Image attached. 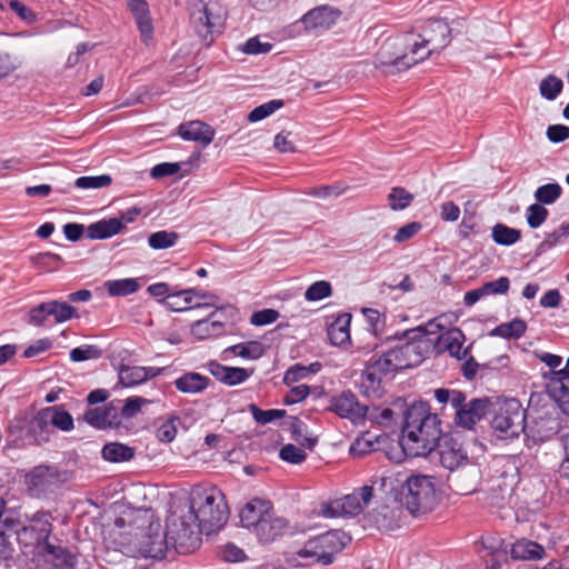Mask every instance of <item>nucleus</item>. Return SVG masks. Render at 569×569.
I'll use <instances>...</instances> for the list:
<instances>
[{"instance_id":"393cba45","label":"nucleus","mask_w":569,"mask_h":569,"mask_svg":"<svg viewBox=\"0 0 569 569\" xmlns=\"http://www.w3.org/2000/svg\"><path fill=\"white\" fill-rule=\"evenodd\" d=\"M339 17L340 12L338 10L329 7H319L308 11L301 20L305 28L312 31L318 29H329L337 22Z\"/></svg>"},{"instance_id":"b1692460","label":"nucleus","mask_w":569,"mask_h":569,"mask_svg":"<svg viewBox=\"0 0 569 569\" xmlns=\"http://www.w3.org/2000/svg\"><path fill=\"white\" fill-rule=\"evenodd\" d=\"M489 405L488 399H472L469 402H465L461 408H459L458 412H456V422L457 425L471 428L478 421H480L486 412Z\"/></svg>"},{"instance_id":"2eb2a0df","label":"nucleus","mask_w":569,"mask_h":569,"mask_svg":"<svg viewBox=\"0 0 569 569\" xmlns=\"http://www.w3.org/2000/svg\"><path fill=\"white\" fill-rule=\"evenodd\" d=\"M329 409L340 418L350 420L353 425H362L368 415V407L361 405L350 391H343L332 397Z\"/></svg>"},{"instance_id":"7ed1b4c3","label":"nucleus","mask_w":569,"mask_h":569,"mask_svg":"<svg viewBox=\"0 0 569 569\" xmlns=\"http://www.w3.org/2000/svg\"><path fill=\"white\" fill-rule=\"evenodd\" d=\"M407 44L413 50V60H426L433 52L445 49L451 41V29L442 19L428 20L418 33L405 36Z\"/></svg>"},{"instance_id":"f8f14e48","label":"nucleus","mask_w":569,"mask_h":569,"mask_svg":"<svg viewBox=\"0 0 569 569\" xmlns=\"http://www.w3.org/2000/svg\"><path fill=\"white\" fill-rule=\"evenodd\" d=\"M77 310L67 302L51 300L42 302L29 311V322L43 326L50 318L54 323H63L74 317Z\"/></svg>"},{"instance_id":"0e129e2a","label":"nucleus","mask_w":569,"mask_h":569,"mask_svg":"<svg viewBox=\"0 0 569 569\" xmlns=\"http://www.w3.org/2000/svg\"><path fill=\"white\" fill-rule=\"evenodd\" d=\"M442 329L438 318H435L423 326H419L408 331V335H413L418 339H429L428 336L437 335Z\"/></svg>"},{"instance_id":"6ab92c4d","label":"nucleus","mask_w":569,"mask_h":569,"mask_svg":"<svg viewBox=\"0 0 569 569\" xmlns=\"http://www.w3.org/2000/svg\"><path fill=\"white\" fill-rule=\"evenodd\" d=\"M36 555L42 557L46 562L51 563L57 569H74L77 565L73 555L60 546L51 545L49 541L41 542Z\"/></svg>"},{"instance_id":"49530a36","label":"nucleus","mask_w":569,"mask_h":569,"mask_svg":"<svg viewBox=\"0 0 569 569\" xmlns=\"http://www.w3.org/2000/svg\"><path fill=\"white\" fill-rule=\"evenodd\" d=\"M4 510L6 501L0 498V561L11 558L13 552L11 541L9 540V530H7L4 526L2 527L4 517L7 516Z\"/></svg>"},{"instance_id":"e433bc0d","label":"nucleus","mask_w":569,"mask_h":569,"mask_svg":"<svg viewBox=\"0 0 569 569\" xmlns=\"http://www.w3.org/2000/svg\"><path fill=\"white\" fill-rule=\"evenodd\" d=\"M103 287L111 297H126L136 293L140 289V283L136 278H124L107 280Z\"/></svg>"},{"instance_id":"0eeeda50","label":"nucleus","mask_w":569,"mask_h":569,"mask_svg":"<svg viewBox=\"0 0 569 569\" xmlns=\"http://www.w3.org/2000/svg\"><path fill=\"white\" fill-rule=\"evenodd\" d=\"M405 503L412 515L425 513L437 505V480L428 475H411L406 480Z\"/></svg>"},{"instance_id":"338daca9","label":"nucleus","mask_w":569,"mask_h":569,"mask_svg":"<svg viewBox=\"0 0 569 569\" xmlns=\"http://www.w3.org/2000/svg\"><path fill=\"white\" fill-rule=\"evenodd\" d=\"M272 49V44L269 42H261L258 37L248 39L243 46L242 51L247 54H260L268 53Z\"/></svg>"},{"instance_id":"a19ab883","label":"nucleus","mask_w":569,"mask_h":569,"mask_svg":"<svg viewBox=\"0 0 569 569\" xmlns=\"http://www.w3.org/2000/svg\"><path fill=\"white\" fill-rule=\"evenodd\" d=\"M226 351L232 353L236 357L249 360H257L264 355L266 348L259 341H247L233 345L229 347Z\"/></svg>"},{"instance_id":"c9c22d12","label":"nucleus","mask_w":569,"mask_h":569,"mask_svg":"<svg viewBox=\"0 0 569 569\" xmlns=\"http://www.w3.org/2000/svg\"><path fill=\"white\" fill-rule=\"evenodd\" d=\"M350 315L338 317L328 328V338L333 346H343L350 340Z\"/></svg>"},{"instance_id":"a18cd8bd","label":"nucleus","mask_w":569,"mask_h":569,"mask_svg":"<svg viewBox=\"0 0 569 569\" xmlns=\"http://www.w3.org/2000/svg\"><path fill=\"white\" fill-rule=\"evenodd\" d=\"M179 234L174 231L160 230L148 238V244L154 250H163L176 246Z\"/></svg>"},{"instance_id":"ddd939ff","label":"nucleus","mask_w":569,"mask_h":569,"mask_svg":"<svg viewBox=\"0 0 569 569\" xmlns=\"http://www.w3.org/2000/svg\"><path fill=\"white\" fill-rule=\"evenodd\" d=\"M349 538L339 530L327 531L322 535L309 539L310 545L317 552L319 565L327 566L333 562L335 556L339 553L346 546Z\"/></svg>"},{"instance_id":"9b49d317","label":"nucleus","mask_w":569,"mask_h":569,"mask_svg":"<svg viewBox=\"0 0 569 569\" xmlns=\"http://www.w3.org/2000/svg\"><path fill=\"white\" fill-rule=\"evenodd\" d=\"M398 370H402V368L398 362L397 355L390 349L368 362L361 375V387L366 392H376L380 388L382 378Z\"/></svg>"},{"instance_id":"a211bd4d","label":"nucleus","mask_w":569,"mask_h":569,"mask_svg":"<svg viewBox=\"0 0 569 569\" xmlns=\"http://www.w3.org/2000/svg\"><path fill=\"white\" fill-rule=\"evenodd\" d=\"M272 512V505L268 500L254 498L246 503L240 511L243 527L254 531L257 527Z\"/></svg>"},{"instance_id":"680f3d73","label":"nucleus","mask_w":569,"mask_h":569,"mask_svg":"<svg viewBox=\"0 0 569 569\" xmlns=\"http://www.w3.org/2000/svg\"><path fill=\"white\" fill-rule=\"evenodd\" d=\"M318 363L311 365L309 368L300 365H296L290 367L283 376V382L287 386H290L295 382H298L299 380L306 378L310 371L315 372V367H318Z\"/></svg>"},{"instance_id":"412c9836","label":"nucleus","mask_w":569,"mask_h":569,"mask_svg":"<svg viewBox=\"0 0 569 569\" xmlns=\"http://www.w3.org/2000/svg\"><path fill=\"white\" fill-rule=\"evenodd\" d=\"M34 423L36 427H41V423L42 426L48 423L50 431L51 427L58 428L62 431H70L73 429L72 416L58 406L48 407L39 411Z\"/></svg>"},{"instance_id":"dca6fc26","label":"nucleus","mask_w":569,"mask_h":569,"mask_svg":"<svg viewBox=\"0 0 569 569\" xmlns=\"http://www.w3.org/2000/svg\"><path fill=\"white\" fill-rule=\"evenodd\" d=\"M169 547L171 545L166 537V532H161L160 525H151L148 531L141 535L137 553L143 558L161 559Z\"/></svg>"},{"instance_id":"864d4df0","label":"nucleus","mask_w":569,"mask_h":569,"mask_svg":"<svg viewBox=\"0 0 569 569\" xmlns=\"http://www.w3.org/2000/svg\"><path fill=\"white\" fill-rule=\"evenodd\" d=\"M332 293V287L330 282L326 280H319L313 282L305 292V299L313 302L330 297Z\"/></svg>"},{"instance_id":"f257e3e1","label":"nucleus","mask_w":569,"mask_h":569,"mask_svg":"<svg viewBox=\"0 0 569 569\" xmlns=\"http://www.w3.org/2000/svg\"><path fill=\"white\" fill-rule=\"evenodd\" d=\"M441 421L426 402L413 403L406 413L400 446L408 457H426L439 445Z\"/></svg>"},{"instance_id":"f03ea898","label":"nucleus","mask_w":569,"mask_h":569,"mask_svg":"<svg viewBox=\"0 0 569 569\" xmlns=\"http://www.w3.org/2000/svg\"><path fill=\"white\" fill-rule=\"evenodd\" d=\"M188 509L194 513L199 528L206 535L221 529L228 520V507L222 493L216 489L191 493Z\"/></svg>"},{"instance_id":"4d7b16f0","label":"nucleus","mask_w":569,"mask_h":569,"mask_svg":"<svg viewBox=\"0 0 569 569\" xmlns=\"http://www.w3.org/2000/svg\"><path fill=\"white\" fill-rule=\"evenodd\" d=\"M250 412L252 413L256 422L261 425L270 423L277 419H280L284 416V410L270 409V410H261L256 405H250Z\"/></svg>"},{"instance_id":"bb28decb","label":"nucleus","mask_w":569,"mask_h":569,"mask_svg":"<svg viewBox=\"0 0 569 569\" xmlns=\"http://www.w3.org/2000/svg\"><path fill=\"white\" fill-rule=\"evenodd\" d=\"M289 529L288 521L282 518L274 516L271 512L258 527L253 533L258 537L261 542H272L277 538L283 536Z\"/></svg>"},{"instance_id":"f704fd0d","label":"nucleus","mask_w":569,"mask_h":569,"mask_svg":"<svg viewBox=\"0 0 569 569\" xmlns=\"http://www.w3.org/2000/svg\"><path fill=\"white\" fill-rule=\"evenodd\" d=\"M37 416L21 426L20 438L27 445H40L49 440L50 430L48 423L36 427Z\"/></svg>"},{"instance_id":"5701e85b","label":"nucleus","mask_w":569,"mask_h":569,"mask_svg":"<svg viewBox=\"0 0 569 569\" xmlns=\"http://www.w3.org/2000/svg\"><path fill=\"white\" fill-rule=\"evenodd\" d=\"M179 136L186 141H194L203 147L209 146L214 138V130L207 123L193 120L181 123L178 128Z\"/></svg>"},{"instance_id":"603ef678","label":"nucleus","mask_w":569,"mask_h":569,"mask_svg":"<svg viewBox=\"0 0 569 569\" xmlns=\"http://www.w3.org/2000/svg\"><path fill=\"white\" fill-rule=\"evenodd\" d=\"M388 200L390 208L395 211H398L407 208L413 200V196L406 189L396 187L392 188L388 194Z\"/></svg>"},{"instance_id":"c756f323","label":"nucleus","mask_w":569,"mask_h":569,"mask_svg":"<svg viewBox=\"0 0 569 569\" xmlns=\"http://www.w3.org/2000/svg\"><path fill=\"white\" fill-rule=\"evenodd\" d=\"M123 226L121 218L102 219L87 227L86 237L92 240L107 239L118 234Z\"/></svg>"},{"instance_id":"39448f33","label":"nucleus","mask_w":569,"mask_h":569,"mask_svg":"<svg viewBox=\"0 0 569 569\" xmlns=\"http://www.w3.org/2000/svg\"><path fill=\"white\" fill-rule=\"evenodd\" d=\"M190 24L198 37L207 44H211L213 36L221 32L227 10L218 0H197L189 7Z\"/></svg>"},{"instance_id":"8fccbe9b","label":"nucleus","mask_w":569,"mask_h":569,"mask_svg":"<svg viewBox=\"0 0 569 569\" xmlns=\"http://www.w3.org/2000/svg\"><path fill=\"white\" fill-rule=\"evenodd\" d=\"M562 193V189L558 183H547L540 186L535 191V198L540 204H551L556 202Z\"/></svg>"},{"instance_id":"09e8293b","label":"nucleus","mask_w":569,"mask_h":569,"mask_svg":"<svg viewBox=\"0 0 569 569\" xmlns=\"http://www.w3.org/2000/svg\"><path fill=\"white\" fill-rule=\"evenodd\" d=\"M377 439L369 432L358 437L350 446L349 452L353 457H363L376 450Z\"/></svg>"},{"instance_id":"3c124183","label":"nucleus","mask_w":569,"mask_h":569,"mask_svg":"<svg viewBox=\"0 0 569 569\" xmlns=\"http://www.w3.org/2000/svg\"><path fill=\"white\" fill-rule=\"evenodd\" d=\"M112 179L109 174L101 176H83L74 181V187L78 189H101L110 186Z\"/></svg>"},{"instance_id":"bf43d9fd","label":"nucleus","mask_w":569,"mask_h":569,"mask_svg":"<svg viewBox=\"0 0 569 569\" xmlns=\"http://www.w3.org/2000/svg\"><path fill=\"white\" fill-rule=\"evenodd\" d=\"M548 210L540 203H533L527 209V222L530 228H539L547 219Z\"/></svg>"},{"instance_id":"69168bd1","label":"nucleus","mask_w":569,"mask_h":569,"mask_svg":"<svg viewBox=\"0 0 569 569\" xmlns=\"http://www.w3.org/2000/svg\"><path fill=\"white\" fill-rule=\"evenodd\" d=\"M535 425L537 430H532V435L540 440L548 439L551 435L556 433L558 429V423L553 419H542L540 422L536 421Z\"/></svg>"},{"instance_id":"1a4fd4ad","label":"nucleus","mask_w":569,"mask_h":569,"mask_svg":"<svg viewBox=\"0 0 569 569\" xmlns=\"http://www.w3.org/2000/svg\"><path fill=\"white\" fill-rule=\"evenodd\" d=\"M373 497V488L363 486L341 498L323 503L320 513L326 518L352 517L359 515Z\"/></svg>"},{"instance_id":"052dcab7","label":"nucleus","mask_w":569,"mask_h":569,"mask_svg":"<svg viewBox=\"0 0 569 569\" xmlns=\"http://www.w3.org/2000/svg\"><path fill=\"white\" fill-rule=\"evenodd\" d=\"M279 457L286 462L298 465L306 460L307 455L303 449L288 443L280 449Z\"/></svg>"},{"instance_id":"ea45409f","label":"nucleus","mask_w":569,"mask_h":569,"mask_svg":"<svg viewBox=\"0 0 569 569\" xmlns=\"http://www.w3.org/2000/svg\"><path fill=\"white\" fill-rule=\"evenodd\" d=\"M102 458L110 462H123L133 458V448L119 443L110 442L103 446L101 451Z\"/></svg>"},{"instance_id":"7c9ffc66","label":"nucleus","mask_w":569,"mask_h":569,"mask_svg":"<svg viewBox=\"0 0 569 569\" xmlns=\"http://www.w3.org/2000/svg\"><path fill=\"white\" fill-rule=\"evenodd\" d=\"M315 548L307 540L302 545L290 548L284 552V560L291 567H305L319 563L317 552L312 550Z\"/></svg>"},{"instance_id":"aec40b11","label":"nucleus","mask_w":569,"mask_h":569,"mask_svg":"<svg viewBox=\"0 0 569 569\" xmlns=\"http://www.w3.org/2000/svg\"><path fill=\"white\" fill-rule=\"evenodd\" d=\"M208 368L217 380L230 387L243 383L253 373V369L228 367L217 361H210Z\"/></svg>"},{"instance_id":"4468645a","label":"nucleus","mask_w":569,"mask_h":569,"mask_svg":"<svg viewBox=\"0 0 569 569\" xmlns=\"http://www.w3.org/2000/svg\"><path fill=\"white\" fill-rule=\"evenodd\" d=\"M406 337L408 339L406 342L392 348L402 369L420 365L430 346L433 343L431 339H418L413 335H408V331L406 332Z\"/></svg>"},{"instance_id":"473e14b6","label":"nucleus","mask_w":569,"mask_h":569,"mask_svg":"<svg viewBox=\"0 0 569 569\" xmlns=\"http://www.w3.org/2000/svg\"><path fill=\"white\" fill-rule=\"evenodd\" d=\"M510 555L517 560H540L545 558L546 550L536 541L520 539L512 545Z\"/></svg>"},{"instance_id":"c03bdc74","label":"nucleus","mask_w":569,"mask_h":569,"mask_svg":"<svg viewBox=\"0 0 569 569\" xmlns=\"http://www.w3.org/2000/svg\"><path fill=\"white\" fill-rule=\"evenodd\" d=\"M562 88L563 82L559 77L555 74H548L540 81L539 92L542 98L552 101L561 93Z\"/></svg>"},{"instance_id":"6e6d98bb","label":"nucleus","mask_w":569,"mask_h":569,"mask_svg":"<svg viewBox=\"0 0 569 569\" xmlns=\"http://www.w3.org/2000/svg\"><path fill=\"white\" fill-rule=\"evenodd\" d=\"M101 350L97 346L84 345L70 351V360L73 362H81L90 359H98L101 357Z\"/></svg>"},{"instance_id":"13d9d810","label":"nucleus","mask_w":569,"mask_h":569,"mask_svg":"<svg viewBox=\"0 0 569 569\" xmlns=\"http://www.w3.org/2000/svg\"><path fill=\"white\" fill-rule=\"evenodd\" d=\"M149 402V400L142 397H129L126 399L119 415L124 419L133 418L138 412H140L142 406Z\"/></svg>"},{"instance_id":"774afa93","label":"nucleus","mask_w":569,"mask_h":569,"mask_svg":"<svg viewBox=\"0 0 569 569\" xmlns=\"http://www.w3.org/2000/svg\"><path fill=\"white\" fill-rule=\"evenodd\" d=\"M562 459L559 466V473L569 479V433L561 437Z\"/></svg>"},{"instance_id":"423d86ee","label":"nucleus","mask_w":569,"mask_h":569,"mask_svg":"<svg viewBox=\"0 0 569 569\" xmlns=\"http://www.w3.org/2000/svg\"><path fill=\"white\" fill-rule=\"evenodd\" d=\"M3 526L9 530V539L16 536L19 543L26 547L34 546V552L41 542H48L52 531L51 516L44 511L36 512L30 519V525H22L19 519L6 516Z\"/></svg>"},{"instance_id":"f3484780","label":"nucleus","mask_w":569,"mask_h":569,"mask_svg":"<svg viewBox=\"0 0 569 569\" xmlns=\"http://www.w3.org/2000/svg\"><path fill=\"white\" fill-rule=\"evenodd\" d=\"M59 480L58 472L53 467L38 466L27 475L28 490L33 496H41L51 491Z\"/></svg>"},{"instance_id":"9d476101","label":"nucleus","mask_w":569,"mask_h":569,"mask_svg":"<svg viewBox=\"0 0 569 569\" xmlns=\"http://www.w3.org/2000/svg\"><path fill=\"white\" fill-rule=\"evenodd\" d=\"M492 428L500 433V438L518 437L526 428V412L516 399L507 400L492 419Z\"/></svg>"},{"instance_id":"a878e982","label":"nucleus","mask_w":569,"mask_h":569,"mask_svg":"<svg viewBox=\"0 0 569 569\" xmlns=\"http://www.w3.org/2000/svg\"><path fill=\"white\" fill-rule=\"evenodd\" d=\"M84 420L98 429H106L120 423L119 407L114 402L103 408L89 409L84 415Z\"/></svg>"},{"instance_id":"37998d69","label":"nucleus","mask_w":569,"mask_h":569,"mask_svg":"<svg viewBox=\"0 0 569 569\" xmlns=\"http://www.w3.org/2000/svg\"><path fill=\"white\" fill-rule=\"evenodd\" d=\"M223 326L219 321H211L209 319L198 320L191 326V333L198 339H208L219 336L222 332Z\"/></svg>"},{"instance_id":"79ce46f5","label":"nucleus","mask_w":569,"mask_h":569,"mask_svg":"<svg viewBox=\"0 0 569 569\" xmlns=\"http://www.w3.org/2000/svg\"><path fill=\"white\" fill-rule=\"evenodd\" d=\"M491 237L497 244L512 246L520 240L521 232L503 223H497L492 227Z\"/></svg>"},{"instance_id":"72a5a7b5","label":"nucleus","mask_w":569,"mask_h":569,"mask_svg":"<svg viewBox=\"0 0 569 569\" xmlns=\"http://www.w3.org/2000/svg\"><path fill=\"white\" fill-rule=\"evenodd\" d=\"M210 383V379L198 372H187L173 381L177 390L183 393H200L204 391Z\"/></svg>"},{"instance_id":"4c0bfd02","label":"nucleus","mask_w":569,"mask_h":569,"mask_svg":"<svg viewBox=\"0 0 569 569\" xmlns=\"http://www.w3.org/2000/svg\"><path fill=\"white\" fill-rule=\"evenodd\" d=\"M526 330L527 323L520 318H515L509 322L500 323L493 328L489 332V336L503 339H519L525 335Z\"/></svg>"},{"instance_id":"de8ad7c7","label":"nucleus","mask_w":569,"mask_h":569,"mask_svg":"<svg viewBox=\"0 0 569 569\" xmlns=\"http://www.w3.org/2000/svg\"><path fill=\"white\" fill-rule=\"evenodd\" d=\"M435 398L439 403H449L452 407V409L456 410V412H458L459 408H461L466 401V396L463 392L459 390H450L442 388L435 390Z\"/></svg>"},{"instance_id":"c85d7f7f","label":"nucleus","mask_w":569,"mask_h":569,"mask_svg":"<svg viewBox=\"0 0 569 569\" xmlns=\"http://www.w3.org/2000/svg\"><path fill=\"white\" fill-rule=\"evenodd\" d=\"M128 7L132 12L142 41L148 43L152 38L153 26L150 18L149 6L146 0H127Z\"/></svg>"},{"instance_id":"4be33fe9","label":"nucleus","mask_w":569,"mask_h":569,"mask_svg":"<svg viewBox=\"0 0 569 569\" xmlns=\"http://www.w3.org/2000/svg\"><path fill=\"white\" fill-rule=\"evenodd\" d=\"M161 371L158 367L122 366L118 372L119 383L131 388L159 376Z\"/></svg>"},{"instance_id":"cd10ccee","label":"nucleus","mask_w":569,"mask_h":569,"mask_svg":"<svg viewBox=\"0 0 569 569\" xmlns=\"http://www.w3.org/2000/svg\"><path fill=\"white\" fill-rule=\"evenodd\" d=\"M463 341V332L453 328L438 336L436 347L440 352L448 351L451 357L460 360L467 355V350H462Z\"/></svg>"},{"instance_id":"5fc2aeb1","label":"nucleus","mask_w":569,"mask_h":569,"mask_svg":"<svg viewBox=\"0 0 569 569\" xmlns=\"http://www.w3.org/2000/svg\"><path fill=\"white\" fill-rule=\"evenodd\" d=\"M282 104L283 103L281 100H271L267 103L260 104L248 114V120L250 122L263 120L264 118L271 116L274 111L280 109Z\"/></svg>"},{"instance_id":"20e7f679","label":"nucleus","mask_w":569,"mask_h":569,"mask_svg":"<svg viewBox=\"0 0 569 569\" xmlns=\"http://www.w3.org/2000/svg\"><path fill=\"white\" fill-rule=\"evenodd\" d=\"M202 530L196 516L188 508L173 512L167 519L166 537L171 547L179 553H190L201 543Z\"/></svg>"},{"instance_id":"58836bf2","label":"nucleus","mask_w":569,"mask_h":569,"mask_svg":"<svg viewBox=\"0 0 569 569\" xmlns=\"http://www.w3.org/2000/svg\"><path fill=\"white\" fill-rule=\"evenodd\" d=\"M547 393L569 416V381L552 380L547 386Z\"/></svg>"},{"instance_id":"e2e57ef3","label":"nucleus","mask_w":569,"mask_h":569,"mask_svg":"<svg viewBox=\"0 0 569 569\" xmlns=\"http://www.w3.org/2000/svg\"><path fill=\"white\" fill-rule=\"evenodd\" d=\"M481 287L486 296L505 295L510 288V280L507 277H500L483 283Z\"/></svg>"},{"instance_id":"6e6552de","label":"nucleus","mask_w":569,"mask_h":569,"mask_svg":"<svg viewBox=\"0 0 569 569\" xmlns=\"http://www.w3.org/2000/svg\"><path fill=\"white\" fill-rule=\"evenodd\" d=\"M413 50L407 44L405 36L389 38L380 47L377 52L375 66L385 72L393 73L406 70L417 63L413 60Z\"/></svg>"},{"instance_id":"2f4dec72","label":"nucleus","mask_w":569,"mask_h":569,"mask_svg":"<svg viewBox=\"0 0 569 569\" xmlns=\"http://www.w3.org/2000/svg\"><path fill=\"white\" fill-rule=\"evenodd\" d=\"M440 463L449 470H455L460 467L466 460L467 455L462 451L461 446L450 439L445 440L443 443L438 445Z\"/></svg>"}]
</instances>
